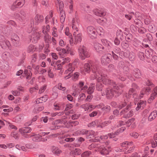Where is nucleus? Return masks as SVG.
<instances>
[{
	"label": "nucleus",
	"mask_w": 157,
	"mask_h": 157,
	"mask_svg": "<svg viewBox=\"0 0 157 157\" xmlns=\"http://www.w3.org/2000/svg\"><path fill=\"white\" fill-rule=\"evenodd\" d=\"M65 33L66 35L68 36V37L69 38V41L71 45L73 43V39L71 34L69 32V29L68 27H66Z\"/></svg>",
	"instance_id": "4be33fe9"
},
{
	"label": "nucleus",
	"mask_w": 157,
	"mask_h": 157,
	"mask_svg": "<svg viewBox=\"0 0 157 157\" xmlns=\"http://www.w3.org/2000/svg\"><path fill=\"white\" fill-rule=\"evenodd\" d=\"M148 28L149 31L151 33H153L155 32V28L153 24L149 25Z\"/></svg>",
	"instance_id": "3c124183"
},
{
	"label": "nucleus",
	"mask_w": 157,
	"mask_h": 157,
	"mask_svg": "<svg viewBox=\"0 0 157 157\" xmlns=\"http://www.w3.org/2000/svg\"><path fill=\"white\" fill-rule=\"evenodd\" d=\"M130 136L132 137H137L140 136V135L138 133L134 132L130 133Z\"/></svg>",
	"instance_id": "e2e57ef3"
},
{
	"label": "nucleus",
	"mask_w": 157,
	"mask_h": 157,
	"mask_svg": "<svg viewBox=\"0 0 157 157\" xmlns=\"http://www.w3.org/2000/svg\"><path fill=\"white\" fill-rule=\"evenodd\" d=\"M101 42L105 46L104 48L105 51H108L111 49L112 44L109 41L105 39H102L101 40Z\"/></svg>",
	"instance_id": "9d476101"
},
{
	"label": "nucleus",
	"mask_w": 157,
	"mask_h": 157,
	"mask_svg": "<svg viewBox=\"0 0 157 157\" xmlns=\"http://www.w3.org/2000/svg\"><path fill=\"white\" fill-rule=\"evenodd\" d=\"M92 70L94 73V74L92 75L90 78L92 80H93L95 78H98L100 77L101 75L98 72V66L97 65H93L92 67Z\"/></svg>",
	"instance_id": "39448f33"
},
{
	"label": "nucleus",
	"mask_w": 157,
	"mask_h": 157,
	"mask_svg": "<svg viewBox=\"0 0 157 157\" xmlns=\"http://www.w3.org/2000/svg\"><path fill=\"white\" fill-rule=\"evenodd\" d=\"M157 115V113L156 111H154L151 112L148 117V120L151 121L155 119Z\"/></svg>",
	"instance_id": "7c9ffc66"
},
{
	"label": "nucleus",
	"mask_w": 157,
	"mask_h": 157,
	"mask_svg": "<svg viewBox=\"0 0 157 157\" xmlns=\"http://www.w3.org/2000/svg\"><path fill=\"white\" fill-rule=\"evenodd\" d=\"M48 99L47 96L45 95L42 97L37 99L36 101V104H38L44 102L47 100Z\"/></svg>",
	"instance_id": "b1692460"
},
{
	"label": "nucleus",
	"mask_w": 157,
	"mask_h": 157,
	"mask_svg": "<svg viewBox=\"0 0 157 157\" xmlns=\"http://www.w3.org/2000/svg\"><path fill=\"white\" fill-rule=\"evenodd\" d=\"M94 85L93 84H91L89 86L87 90V92L88 94H90L93 93L94 89Z\"/></svg>",
	"instance_id": "f704fd0d"
},
{
	"label": "nucleus",
	"mask_w": 157,
	"mask_h": 157,
	"mask_svg": "<svg viewBox=\"0 0 157 157\" xmlns=\"http://www.w3.org/2000/svg\"><path fill=\"white\" fill-rule=\"evenodd\" d=\"M79 55L80 58L84 60L90 57V54L87 52L86 48L83 45H80L78 48Z\"/></svg>",
	"instance_id": "7ed1b4c3"
},
{
	"label": "nucleus",
	"mask_w": 157,
	"mask_h": 157,
	"mask_svg": "<svg viewBox=\"0 0 157 157\" xmlns=\"http://www.w3.org/2000/svg\"><path fill=\"white\" fill-rule=\"evenodd\" d=\"M90 154V151H87L84 152L82 155V157H87Z\"/></svg>",
	"instance_id": "680f3d73"
},
{
	"label": "nucleus",
	"mask_w": 157,
	"mask_h": 157,
	"mask_svg": "<svg viewBox=\"0 0 157 157\" xmlns=\"http://www.w3.org/2000/svg\"><path fill=\"white\" fill-rule=\"evenodd\" d=\"M79 20L76 17L73 18L71 21V27L73 30L77 32L78 30Z\"/></svg>",
	"instance_id": "1a4fd4ad"
},
{
	"label": "nucleus",
	"mask_w": 157,
	"mask_h": 157,
	"mask_svg": "<svg viewBox=\"0 0 157 157\" xmlns=\"http://www.w3.org/2000/svg\"><path fill=\"white\" fill-rule=\"evenodd\" d=\"M49 132L48 133H45V132H42L40 133L39 134H35L34 133H33L32 134L31 136H34L35 137H40L42 136H44L46 134H48L49 133Z\"/></svg>",
	"instance_id": "4c0bfd02"
},
{
	"label": "nucleus",
	"mask_w": 157,
	"mask_h": 157,
	"mask_svg": "<svg viewBox=\"0 0 157 157\" xmlns=\"http://www.w3.org/2000/svg\"><path fill=\"white\" fill-rule=\"evenodd\" d=\"M71 59L69 57H67L63 59V61L61 63V64L63 65L65 63H68L70 61Z\"/></svg>",
	"instance_id": "09e8293b"
},
{
	"label": "nucleus",
	"mask_w": 157,
	"mask_h": 157,
	"mask_svg": "<svg viewBox=\"0 0 157 157\" xmlns=\"http://www.w3.org/2000/svg\"><path fill=\"white\" fill-rule=\"evenodd\" d=\"M95 106L90 105L89 103L83 104L81 106V108L84 109L85 111H91L92 109L95 108Z\"/></svg>",
	"instance_id": "ddd939ff"
},
{
	"label": "nucleus",
	"mask_w": 157,
	"mask_h": 157,
	"mask_svg": "<svg viewBox=\"0 0 157 157\" xmlns=\"http://www.w3.org/2000/svg\"><path fill=\"white\" fill-rule=\"evenodd\" d=\"M93 65L95 64L93 63L92 64L91 63H86L84 64V67L82 69V70L83 71H85L87 72V73H88L90 70V66L91 65V66L92 68V67L93 66Z\"/></svg>",
	"instance_id": "f3484780"
},
{
	"label": "nucleus",
	"mask_w": 157,
	"mask_h": 157,
	"mask_svg": "<svg viewBox=\"0 0 157 157\" xmlns=\"http://www.w3.org/2000/svg\"><path fill=\"white\" fill-rule=\"evenodd\" d=\"M23 118V115L22 114H20L16 116L15 117V119L17 122H18L22 119Z\"/></svg>",
	"instance_id": "13d9d810"
},
{
	"label": "nucleus",
	"mask_w": 157,
	"mask_h": 157,
	"mask_svg": "<svg viewBox=\"0 0 157 157\" xmlns=\"http://www.w3.org/2000/svg\"><path fill=\"white\" fill-rule=\"evenodd\" d=\"M129 103H128L126 108L125 109H124L123 111H122L121 113L122 114H124V117L127 118L132 117L133 115V111L132 110L129 111H128V109L130 106Z\"/></svg>",
	"instance_id": "6e6552de"
},
{
	"label": "nucleus",
	"mask_w": 157,
	"mask_h": 157,
	"mask_svg": "<svg viewBox=\"0 0 157 157\" xmlns=\"http://www.w3.org/2000/svg\"><path fill=\"white\" fill-rule=\"evenodd\" d=\"M50 26L48 25H47L46 26H44L43 27V32L44 33H46L50 29Z\"/></svg>",
	"instance_id": "de8ad7c7"
},
{
	"label": "nucleus",
	"mask_w": 157,
	"mask_h": 157,
	"mask_svg": "<svg viewBox=\"0 0 157 157\" xmlns=\"http://www.w3.org/2000/svg\"><path fill=\"white\" fill-rule=\"evenodd\" d=\"M43 19L44 17L42 15L38 14H36L34 19L31 20L30 24L29 25L28 32L30 33L33 29H36V28L35 26L41 22Z\"/></svg>",
	"instance_id": "f03ea898"
},
{
	"label": "nucleus",
	"mask_w": 157,
	"mask_h": 157,
	"mask_svg": "<svg viewBox=\"0 0 157 157\" xmlns=\"http://www.w3.org/2000/svg\"><path fill=\"white\" fill-rule=\"evenodd\" d=\"M157 94V86L153 89L152 93L151 94L150 98L148 100V102L150 103L154 99Z\"/></svg>",
	"instance_id": "4468645a"
},
{
	"label": "nucleus",
	"mask_w": 157,
	"mask_h": 157,
	"mask_svg": "<svg viewBox=\"0 0 157 157\" xmlns=\"http://www.w3.org/2000/svg\"><path fill=\"white\" fill-rule=\"evenodd\" d=\"M73 11V4H70L69 6L68 12L69 13H72Z\"/></svg>",
	"instance_id": "bf43d9fd"
},
{
	"label": "nucleus",
	"mask_w": 157,
	"mask_h": 157,
	"mask_svg": "<svg viewBox=\"0 0 157 157\" xmlns=\"http://www.w3.org/2000/svg\"><path fill=\"white\" fill-rule=\"evenodd\" d=\"M64 140L67 142H71L73 141L75 139L74 138H63Z\"/></svg>",
	"instance_id": "0e129e2a"
},
{
	"label": "nucleus",
	"mask_w": 157,
	"mask_h": 157,
	"mask_svg": "<svg viewBox=\"0 0 157 157\" xmlns=\"http://www.w3.org/2000/svg\"><path fill=\"white\" fill-rule=\"evenodd\" d=\"M82 34L81 33H79L77 35L75 36L74 40H73V42H74L75 44L80 42L82 40Z\"/></svg>",
	"instance_id": "6ab92c4d"
},
{
	"label": "nucleus",
	"mask_w": 157,
	"mask_h": 157,
	"mask_svg": "<svg viewBox=\"0 0 157 157\" xmlns=\"http://www.w3.org/2000/svg\"><path fill=\"white\" fill-rule=\"evenodd\" d=\"M52 150L53 153L56 155H59L61 152L60 149L54 146L52 147Z\"/></svg>",
	"instance_id": "bb28decb"
},
{
	"label": "nucleus",
	"mask_w": 157,
	"mask_h": 157,
	"mask_svg": "<svg viewBox=\"0 0 157 157\" xmlns=\"http://www.w3.org/2000/svg\"><path fill=\"white\" fill-rule=\"evenodd\" d=\"M132 142H126L122 144L121 146L122 147H125L127 148H131L132 146Z\"/></svg>",
	"instance_id": "72a5a7b5"
},
{
	"label": "nucleus",
	"mask_w": 157,
	"mask_h": 157,
	"mask_svg": "<svg viewBox=\"0 0 157 157\" xmlns=\"http://www.w3.org/2000/svg\"><path fill=\"white\" fill-rule=\"evenodd\" d=\"M96 33H98L100 35H101L102 33H103L104 32V30L103 28L101 27H98L97 30H96Z\"/></svg>",
	"instance_id": "c03bdc74"
},
{
	"label": "nucleus",
	"mask_w": 157,
	"mask_h": 157,
	"mask_svg": "<svg viewBox=\"0 0 157 157\" xmlns=\"http://www.w3.org/2000/svg\"><path fill=\"white\" fill-rule=\"evenodd\" d=\"M110 123V122L109 121H106L101 123L99 121V124L98 126V127L103 128L105 126L108 125Z\"/></svg>",
	"instance_id": "58836bf2"
},
{
	"label": "nucleus",
	"mask_w": 157,
	"mask_h": 157,
	"mask_svg": "<svg viewBox=\"0 0 157 157\" xmlns=\"http://www.w3.org/2000/svg\"><path fill=\"white\" fill-rule=\"evenodd\" d=\"M99 124V121L98 120H96L89 124H88V126L89 127H94L97 126V127H98Z\"/></svg>",
	"instance_id": "c756f323"
},
{
	"label": "nucleus",
	"mask_w": 157,
	"mask_h": 157,
	"mask_svg": "<svg viewBox=\"0 0 157 157\" xmlns=\"http://www.w3.org/2000/svg\"><path fill=\"white\" fill-rule=\"evenodd\" d=\"M36 48L33 45H30L28 48L27 52H33L35 50Z\"/></svg>",
	"instance_id": "ea45409f"
},
{
	"label": "nucleus",
	"mask_w": 157,
	"mask_h": 157,
	"mask_svg": "<svg viewBox=\"0 0 157 157\" xmlns=\"http://www.w3.org/2000/svg\"><path fill=\"white\" fill-rule=\"evenodd\" d=\"M102 110H103V111H105V112H108L110 110V107L108 105H106L105 106H104L102 108Z\"/></svg>",
	"instance_id": "052dcab7"
},
{
	"label": "nucleus",
	"mask_w": 157,
	"mask_h": 157,
	"mask_svg": "<svg viewBox=\"0 0 157 157\" xmlns=\"http://www.w3.org/2000/svg\"><path fill=\"white\" fill-rule=\"evenodd\" d=\"M146 101H141L140 103H138L137 106L136 108V110L138 111L140 108L143 109L144 106L146 105Z\"/></svg>",
	"instance_id": "cd10ccee"
},
{
	"label": "nucleus",
	"mask_w": 157,
	"mask_h": 157,
	"mask_svg": "<svg viewBox=\"0 0 157 157\" xmlns=\"http://www.w3.org/2000/svg\"><path fill=\"white\" fill-rule=\"evenodd\" d=\"M101 63L104 64H106L109 63L110 59L107 55L102 56L101 58Z\"/></svg>",
	"instance_id": "a878e982"
},
{
	"label": "nucleus",
	"mask_w": 157,
	"mask_h": 157,
	"mask_svg": "<svg viewBox=\"0 0 157 157\" xmlns=\"http://www.w3.org/2000/svg\"><path fill=\"white\" fill-rule=\"evenodd\" d=\"M32 140L35 142H45L47 141V139L45 138H33Z\"/></svg>",
	"instance_id": "c9c22d12"
},
{
	"label": "nucleus",
	"mask_w": 157,
	"mask_h": 157,
	"mask_svg": "<svg viewBox=\"0 0 157 157\" xmlns=\"http://www.w3.org/2000/svg\"><path fill=\"white\" fill-rule=\"evenodd\" d=\"M24 74H25L26 79H29L31 77L32 73L30 70H25L24 71Z\"/></svg>",
	"instance_id": "473e14b6"
},
{
	"label": "nucleus",
	"mask_w": 157,
	"mask_h": 157,
	"mask_svg": "<svg viewBox=\"0 0 157 157\" xmlns=\"http://www.w3.org/2000/svg\"><path fill=\"white\" fill-rule=\"evenodd\" d=\"M95 133L94 131H88V133L87 134L88 136H94Z\"/></svg>",
	"instance_id": "338daca9"
},
{
	"label": "nucleus",
	"mask_w": 157,
	"mask_h": 157,
	"mask_svg": "<svg viewBox=\"0 0 157 157\" xmlns=\"http://www.w3.org/2000/svg\"><path fill=\"white\" fill-rule=\"evenodd\" d=\"M94 48L98 52H99L101 51L102 49H104V47H102L101 45L98 43H95L94 44Z\"/></svg>",
	"instance_id": "393cba45"
},
{
	"label": "nucleus",
	"mask_w": 157,
	"mask_h": 157,
	"mask_svg": "<svg viewBox=\"0 0 157 157\" xmlns=\"http://www.w3.org/2000/svg\"><path fill=\"white\" fill-rule=\"evenodd\" d=\"M75 69V67L72 66L71 63H70L67 67V70L65 71V73L67 74L69 73L68 75L65 77V78L66 79H67L70 78L71 76V73Z\"/></svg>",
	"instance_id": "9b49d317"
},
{
	"label": "nucleus",
	"mask_w": 157,
	"mask_h": 157,
	"mask_svg": "<svg viewBox=\"0 0 157 157\" xmlns=\"http://www.w3.org/2000/svg\"><path fill=\"white\" fill-rule=\"evenodd\" d=\"M44 109V107L42 106L40 107H36L34 108L33 111L35 113H38L40 112L41 111Z\"/></svg>",
	"instance_id": "37998d69"
},
{
	"label": "nucleus",
	"mask_w": 157,
	"mask_h": 157,
	"mask_svg": "<svg viewBox=\"0 0 157 157\" xmlns=\"http://www.w3.org/2000/svg\"><path fill=\"white\" fill-rule=\"evenodd\" d=\"M148 90H151V89L154 87V85L152 82L149 81L148 80Z\"/></svg>",
	"instance_id": "a18cd8bd"
},
{
	"label": "nucleus",
	"mask_w": 157,
	"mask_h": 157,
	"mask_svg": "<svg viewBox=\"0 0 157 157\" xmlns=\"http://www.w3.org/2000/svg\"><path fill=\"white\" fill-rule=\"evenodd\" d=\"M59 44L60 46L64 47L66 44V43L63 40L60 39L59 41Z\"/></svg>",
	"instance_id": "774afa93"
},
{
	"label": "nucleus",
	"mask_w": 157,
	"mask_h": 157,
	"mask_svg": "<svg viewBox=\"0 0 157 157\" xmlns=\"http://www.w3.org/2000/svg\"><path fill=\"white\" fill-rule=\"evenodd\" d=\"M46 89V85H44L41 86L39 89V93L41 94L44 92Z\"/></svg>",
	"instance_id": "864d4df0"
},
{
	"label": "nucleus",
	"mask_w": 157,
	"mask_h": 157,
	"mask_svg": "<svg viewBox=\"0 0 157 157\" xmlns=\"http://www.w3.org/2000/svg\"><path fill=\"white\" fill-rule=\"evenodd\" d=\"M97 22L98 23L101 25H103L106 21V19L104 18H101L97 19Z\"/></svg>",
	"instance_id": "a19ab883"
},
{
	"label": "nucleus",
	"mask_w": 157,
	"mask_h": 157,
	"mask_svg": "<svg viewBox=\"0 0 157 157\" xmlns=\"http://www.w3.org/2000/svg\"><path fill=\"white\" fill-rule=\"evenodd\" d=\"M102 85L101 82H98L97 84V89L99 91L102 90Z\"/></svg>",
	"instance_id": "49530a36"
},
{
	"label": "nucleus",
	"mask_w": 157,
	"mask_h": 157,
	"mask_svg": "<svg viewBox=\"0 0 157 157\" xmlns=\"http://www.w3.org/2000/svg\"><path fill=\"white\" fill-rule=\"evenodd\" d=\"M122 90L115 83H113V88L111 87L107 88L105 93H102V95H106L109 98H112L114 96L116 97L122 93Z\"/></svg>",
	"instance_id": "f257e3e1"
},
{
	"label": "nucleus",
	"mask_w": 157,
	"mask_h": 157,
	"mask_svg": "<svg viewBox=\"0 0 157 157\" xmlns=\"http://www.w3.org/2000/svg\"><path fill=\"white\" fill-rule=\"evenodd\" d=\"M65 122V121H64L63 119L58 120L53 122H52V124L54 125H57L63 124H64L65 125V124L66 123Z\"/></svg>",
	"instance_id": "2f4dec72"
},
{
	"label": "nucleus",
	"mask_w": 157,
	"mask_h": 157,
	"mask_svg": "<svg viewBox=\"0 0 157 157\" xmlns=\"http://www.w3.org/2000/svg\"><path fill=\"white\" fill-rule=\"evenodd\" d=\"M84 83L82 82H80L79 83V87L81 88V90H85L87 88V86H83Z\"/></svg>",
	"instance_id": "79ce46f5"
},
{
	"label": "nucleus",
	"mask_w": 157,
	"mask_h": 157,
	"mask_svg": "<svg viewBox=\"0 0 157 157\" xmlns=\"http://www.w3.org/2000/svg\"><path fill=\"white\" fill-rule=\"evenodd\" d=\"M25 2V0H17L13 3L11 9L14 10L17 6H22L24 5Z\"/></svg>",
	"instance_id": "f8f14e48"
},
{
	"label": "nucleus",
	"mask_w": 157,
	"mask_h": 157,
	"mask_svg": "<svg viewBox=\"0 0 157 157\" xmlns=\"http://www.w3.org/2000/svg\"><path fill=\"white\" fill-rule=\"evenodd\" d=\"M12 41L16 46H17L20 44V39L18 36L16 35H14L12 38Z\"/></svg>",
	"instance_id": "dca6fc26"
},
{
	"label": "nucleus",
	"mask_w": 157,
	"mask_h": 157,
	"mask_svg": "<svg viewBox=\"0 0 157 157\" xmlns=\"http://www.w3.org/2000/svg\"><path fill=\"white\" fill-rule=\"evenodd\" d=\"M48 76L51 78H52L54 77V74L52 71H51V69L50 68H49L48 70Z\"/></svg>",
	"instance_id": "603ef678"
},
{
	"label": "nucleus",
	"mask_w": 157,
	"mask_h": 157,
	"mask_svg": "<svg viewBox=\"0 0 157 157\" xmlns=\"http://www.w3.org/2000/svg\"><path fill=\"white\" fill-rule=\"evenodd\" d=\"M125 128L124 127H122L118 130V132H115L114 133H109L107 135V136H107V137H116L117 136V135L119 134V132H123L125 130Z\"/></svg>",
	"instance_id": "a211bd4d"
},
{
	"label": "nucleus",
	"mask_w": 157,
	"mask_h": 157,
	"mask_svg": "<svg viewBox=\"0 0 157 157\" xmlns=\"http://www.w3.org/2000/svg\"><path fill=\"white\" fill-rule=\"evenodd\" d=\"M73 151V152L74 153V154L75 155H79L81 153V150L80 149L78 148H75Z\"/></svg>",
	"instance_id": "5fc2aeb1"
},
{
	"label": "nucleus",
	"mask_w": 157,
	"mask_h": 157,
	"mask_svg": "<svg viewBox=\"0 0 157 157\" xmlns=\"http://www.w3.org/2000/svg\"><path fill=\"white\" fill-rule=\"evenodd\" d=\"M33 31L31 36V40L34 43H36L39 40L40 37V32L37 30V28L33 29L32 31Z\"/></svg>",
	"instance_id": "20e7f679"
},
{
	"label": "nucleus",
	"mask_w": 157,
	"mask_h": 157,
	"mask_svg": "<svg viewBox=\"0 0 157 157\" xmlns=\"http://www.w3.org/2000/svg\"><path fill=\"white\" fill-rule=\"evenodd\" d=\"M100 150L101 154L104 155L108 154L109 152L111 151L110 148L107 147L103 148L102 147L101 148Z\"/></svg>",
	"instance_id": "5701e85b"
},
{
	"label": "nucleus",
	"mask_w": 157,
	"mask_h": 157,
	"mask_svg": "<svg viewBox=\"0 0 157 157\" xmlns=\"http://www.w3.org/2000/svg\"><path fill=\"white\" fill-rule=\"evenodd\" d=\"M86 97V96L84 93H82L79 96L78 99L81 100H83Z\"/></svg>",
	"instance_id": "69168bd1"
},
{
	"label": "nucleus",
	"mask_w": 157,
	"mask_h": 157,
	"mask_svg": "<svg viewBox=\"0 0 157 157\" xmlns=\"http://www.w3.org/2000/svg\"><path fill=\"white\" fill-rule=\"evenodd\" d=\"M31 129L30 127H24L19 129V132L22 134L28 133L31 131Z\"/></svg>",
	"instance_id": "aec40b11"
},
{
	"label": "nucleus",
	"mask_w": 157,
	"mask_h": 157,
	"mask_svg": "<svg viewBox=\"0 0 157 157\" xmlns=\"http://www.w3.org/2000/svg\"><path fill=\"white\" fill-rule=\"evenodd\" d=\"M51 36L48 33H46L44 36V40L45 42L49 43L51 42Z\"/></svg>",
	"instance_id": "e433bc0d"
},
{
	"label": "nucleus",
	"mask_w": 157,
	"mask_h": 157,
	"mask_svg": "<svg viewBox=\"0 0 157 157\" xmlns=\"http://www.w3.org/2000/svg\"><path fill=\"white\" fill-rule=\"evenodd\" d=\"M95 15L99 17L103 16L105 15V13L101 10L96 9L93 11Z\"/></svg>",
	"instance_id": "412c9836"
},
{
	"label": "nucleus",
	"mask_w": 157,
	"mask_h": 157,
	"mask_svg": "<svg viewBox=\"0 0 157 157\" xmlns=\"http://www.w3.org/2000/svg\"><path fill=\"white\" fill-rule=\"evenodd\" d=\"M134 121L135 119L134 118H132L129 120L128 121V124H132V127H134V125L135 124V122H134Z\"/></svg>",
	"instance_id": "4d7b16f0"
},
{
	"label": "nucleus",
	"mask_w": 157,
	"mask_h": 157,
	"mask_svg": "<svg viewBox=\"0 0 157 157\" xmlns=\"http://www.w3.org/2000/svg\"><path fill=\"white\" fill-rule=\"evenodd\" d=\"M157 94V86L153 89L152 93L151 94L150 98L148 100V102L150 103L154 99Z\"/></svg>",
	"instance_id": "2eb2a0df"
},
{
	"label": "nucleus",
	"mask_w": 157,
	"mask_h": 157,
	"mask_svg": "<svg viewBox=\"0 0 157 157\" xmlns=\"http://www.w3.org/2000/svg\"><path fill=\"white\" fill-rule=\"evenodd\" d=\"M52 30V35L54 37H57L58 36V34L56 29L53 28Z\"/></svg>",
	"instance_id": "6e6d98bb"
},
{
	"label": "nucleus",
	"mask_w": 157,
	"mask_h": 157,
	"mask_svg": "<svg viewBox=\"0 0 157 157\" xmlns=\"http://www.w3.org/2000/svg\"><path fill=\"white\" fill-rule=\"evenodd\" d=\"M98 82H101L105 84H109L111 83L112 85L113 83H114L109 80L107 76H103L102 75H101L100 77L98 78Z\"/></svg>",
	"instance_id": "0eeeda50"
},
{
	"label": "nucleus",
	"mask_w": 157,
	"mask_h": 157,
	"mask_svg": "<svg viewBox=\"0 0 157 157\" xmlns=\"http://www.w3.org/2000/svg\"><path fill=\"white\" fill-rule=\"evenodd\" d=\"M87 31L89 36L91 39H94L96 37L97 35L96 29L94 27L92 26L88 27Z\"/></svg>",
	"instance_id": "423d86ee"
},
{
	"label": "nucleus",
	"mask_w": 157,
	"mask_h": 157,
	"mask_svg": "<svg viewBox=\"0 0 157 157\" xmlns=\"http://www.w3.org/2000/svg\"><path fill=\"white\" fill-rule=\"evenodd\" d=\"M60 21L61 23H63L65 20L66 14L65 11L63 10H61L60 12Z\"/></svg>",
	"instance_id": "c85d7f7f"
},
{
	"label": "nucleus",
	"mask_w": 157,
	"mask_h": 157,
	"mask_svg": "<svg viewBox=\"0 0 157 157\" xmlns=\"http://www.w3.org/2000/svg\"><path fill=\"white\" fill-rule=\"evenodd\" d=\"M56 1L59 4L60 10L61 11L64 6L63 2L62 1L59 2L60 0H56Z\"/></svg>",
	"instance_id": "8fccbe9b"
}]
</instances>
